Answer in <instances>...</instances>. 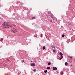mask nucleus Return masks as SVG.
I'll use <instances>...</instances> for the list:
<instances>
[{
  "label": "nucleus",
  "instance_id": "nucleus-1",
  "mask_svg": "<svg viewBox=\"0 0 75 75\" xmlns=\"http://www.w3.org/2000/svg\"><path fill=\"white\" fill-rule=\"evenodd\" d=\"M3 27L6 28H8L9 27H11V23H8L6 24H5L3 25Z\"/></svg>",
  "mask_w": 75,
  "mask_h": 75
},
{
  "label": "nucleus",
  "instance_id": "nucleus-2",
  "mask_svg": "<svg viewBox=\"0 0 75 75\" xmlns=\"http://www.w3.org/2000/svg\"><path fill=\"white\" fill-rule=\"evenodd\" d=\"M57 19L56 18H53L51 19V21H50L51 23H55V22H57Z\"/></svg>",
  "mask_w": 75,
  "mask_h": 75
},
{
  "label": "nucleus",
  "instance_id": "nucleus-3",
  "mask_svg": "<svg viewBox=\"0 0 75 75\" xmlns=\"http://www.w3.org/2000/svg\"><path fill=\"white\" fill-rule=\"evenodd\" d=\"M47 17L48 18L49 21H50L51 19L53 18L54 17H53V15H50L49 16H47Z\"/></svg>",
  "mask_w": 75,
  "mask_h": 75
},
{
  "label": "nucleus",
  "instance_id": "nucleus-4",
  "mask_svg": "<svg viewBox=\"0 0 75 75\" xmlns=\"http://www.w3.org/2000/svg\"><path fill=\"white\" fill-rule=\"evenodd\" d=\"M11 31L12 33H16V32H17V31H16V30L15 29H12L11 30Z\"/></svg>",
  "mask_w": 75,
  "mask_h": 75
},
{
  "label": "nucleus",
  "instance_id": "nucleus-5",
  "mask_svg": "<svg viewBox=\"0 0 75 75\" xmlns=\"http://www.w3.org/2000/svg\"><path fill=\"white\" fill-rule=\"evenodd\" d=\"M59 54L61 56V58L62 59V58H63V56H62V55H63V54L62 52H60Z\"/></svg>",
  "mask_w": 75,
  "mask_h": 75
},
{
  "label": "nucleus",
  "instance_id": "nucleus-6",
  "mask_svg": "<svg viewBox=\"0 0 75 75\" xmlns=\"http://www.w3.org/2000/svg\"><path fill=\"white\" fill-rule=\"evenodd\" d=\"M48 14H50L49 15V16L53 15L52 14V13H51V12L50 11L48 12Z\"/></svg>",
  "mask_w": 75,
  "mask_h": 75
},
{
  "label": "nucleus",
  "instance_id": "nucleus-7",
  "mask_svg": "<svg viewBox=\"0 0 75 75\" xmlns=\"http://www.w3.org/2000/svg\"><path fill=\"white\" fill-rule=\"evenodd\" d=\"M35 64L34 63H32L31 64V66L32 67H35Z\"/></svg>",
  "mask_w": 75,
  "mask_h": 75
},
{
  "label": "nucleus",
  "instance_id": "nucleus-8",
  "mask_svg": "<svg viewBox=\"0 0 75 75\" xmlns=\"http://www.w3.org/2000/svg\"><path fill=\"white\" fill-rule=\"evenodd\" d=\"M52 69L53 70H54V71H56L57 69V67H53Z\"/></svg>",
  "mask_w": 75,
  "mask_h": 75
},
{
  "label": "nucleus",
  "instance_id": "nucleus-9",
  "mask_svg": "<svg viewBox=\"0 0 75 75\" xmlns=\"http://www.w3.org/2000/svg\"><path fill=\"white\" fill-rule=\"evenodd\" d=\"M53 52H57V51L55 50H53Z\"/></svg>",
  "mask_w": 75,
  "mask_h": 75
},
{
  "label": "nucleus",
  "instance_id": "nucleus-10",
  "mask_svg": "<svg viewBox=\"0 0 75 75\" xmlns=\"http://www.w3.org/2000/svg\"><path fill=\"white\" fill-rule=\"evenodd\" d=\"M65 65H66V66H67L68 65V63L67 62H66L65 63Z\"/></svg>",
  "mask_w": 75,
  "mask_h": 75
},
{
  "label": "nucleus",
  "instance_id": "nucleus-11",
  "mask_svg": "<svg viewBox=\"0 0 75 75\" xmlns=\"http://www.w3.org/2000/svg\"><path fill=\"white\" fill-rule=\"evenodd\" d=\"M51 47L53 48H55V46L54 45H52V46H51Z\"/></svg>",
  "mask_w": 75,
  "mask_h": 75
},
{
  "label": "nucleus",
  "instance_id": "nucleus-12",
  "mask_svg": "<svg viewBox=\"0 0 75 75\" xmlns=\"http://www.w3.org/2000/svg\"><path fill=\"white\" fill-rule=\"evenodd\" d=\"M35 17H33L32 18V20H33V19H35Z\"/></svg>",
  "mask_w": 75,
  "mask_h": 75
},
{
  "label": "nucleus",
  "instance_id": "nucleus-13",
  "mask_svg": "<svg viewBox=\"0 0 75 75\" xmlns=\"http://www.w3.org/2000/svg\"><path fill=\"white\" fill-rule=\"evenodd\" d=\"M42 49L44 50H45V46H43L42 47Z\"/></svg>",
  "mask_w": 75,
  "mask_h": 75
},
{
  "label": "nucleus",
  "instance_id": "nucleus-14",
  "mask_svg": "<svg viewBox=\"0 0 75 75\" xmlns=\"http://www.w3.org/2000/svg\"><path fill=\"white\" fill-rule=\"evenodd\" d=\"M68 58H70L71 59H72V57H71V56H69Z\"/></svg>",
  "mask_w": 75,
  "mask_h": 75
},
{
  "label": "nucleus",
  "instance_id": "nucleus-15",
  "mask_svg": "<svg viewBox=\"0 0 75 75\" xmlns=\"http://www.w3.org/2000/svg\"><path fill=\"white\" fill-rule=\"evenodd\" d=\"M48 65H51V63H50V62H49L48 63Z\"/></svg>",
  "mask_w": 75,
  "mask_h": 75
},
{
  "label": "nucleus",
  "instance_id": "nucleus-16",
  "mask_svg": "<svg viewBox=\"0 0 75 75\" xmlns=\"http://www.w3.org/2000/svg\"><path fill=\"white\" fill-rule=\"evenodd\" d=\"M3 38H1V40H0V41H1V42H2V41H3Z\"/></svg>",
  "mask_w": 75,
  "mask_h": 75
},
{
  "label": "nucleus",
  "instance_id": "nucleus-17",
  "mask_svg": "<svg viewBox=\"0 0 75 75\" xmlns=\"http://www.w3.org/2000/svg\"><path fill=\"white\" fill-rule=\"evenodd\" d=\"M47 69H50V67H48L47 68Z\"/></svg>",
  "mask_w": 75,
  "mask_h": 75
},
{
  "label": "nucleus",
  "instance_id": "nucleus-18",
  "mask_svg": "<svg viewBox=\"0 0 75 75\" xmlns=\"http://www.w3.org/2000/svg\"><path fill=\"white\" fill-rule=\"evenodd\" d=\"M33 71H34V72H36V71H37V70H36V69H34Z\"/></svg>",
  "mask_w": 75,
  "mask_h": 75
},
{
  "label": "nucleus",
  "instance_id": "nucleus-19",
  "mask_svg": "<svg viewBox=\"0 0 75 75\" xmlns=\"http://www.w3.org/2000/svg\"><path fill=\"white\" fill-rule=\"evenodd\" d=\"M45 73H47V70H45L44 71Z\"/></svg>",
  "mask_w": 75,
  "mask_h": 75
},
{
  "label": "nucleus",
  "instance_id": "nucleus-20",
  "mask_svg": "<svg viewBox=\"0 0 75 75\" xmlns=\"http://www.w3.org/2000/svg\"><path fill=\"white\" fill-rule=\"evenodd\" d=\"M61 74H62V75H63V74H64V72H63V71H62Z\"/></svg>",
  "mask_w": 75,
  "mask_h": 75
},
{
  "label": "nucleus",
  "instance_id": "nucleus-21",
  "mask_svg": "<svg viewBox=\"0 0 75 75\" xmlns=\"http://www.w3.org/2000/svg\"><path fill=\"white\" fill-rule=\"evenodd\" d=\"M62 37H65V35H64V34L62 35Z\"/></svg>",
  "mask_w": 75,
  "mask_h": 75
},
{
  "label": "nucleus",
  "instance_id": "nucleus-22",
  "mask_svg": "<svg viewBox=\"0 0 75 75\" xmlns=\"http://www.w3.org/2000/svg\"><path fill=\"white\" fill-rule=\"evenodd\" d=\"M59 59L60 60H61V59H62L61 58L59 57Z\"/></svg>",
  "mask_w": 75,
  "mask_h": 75
},
{
  "label": "nucleus",
  "instance_id": "nucleus-23",
  "mask_svg": "<svg viewBox=\"0 0 75 75\" xmlns=\"http://www.w3.org/2000/svg\"><path fill=\"white\" fill-rule=\"evenodd\" d=\"M24 61L23 60H22V61H21V62H24Z\"/></svg>",
  "mask_w": 75,
  "mask_h": 75
},
{
  "label": "nucleus",
  "instance_id": "nucleus-24",
  "mask_svg": "<svg viewBox=\"0 0 75 75\" xmlns=\"http://www.w3.org/2000/svg\"><path fill=\"white\" fill-rule=\"evenodd\" d=\"M30 62H32V61H30Z\"/></svg>",
  "mask_w": 75,
  "mask_h": 75
},
{
  "label": "nucleus",
  "instance_id": "nucleus-25",
  "mask_svg": "<svg viewBox=\"0 0 75 75\" xmlns=\"http://www.w3.org/2000/svg\"><path fill=\"white\" fill-rule=\"evenodd\" d=\"M15 25H14V26H15Z\"/></svg>",
  "mask_w": 75,
  "mask_h": 75
},
{
  "label": "nucleus",
  "instance_id": "nucleus-26",
  "mask_svg": "<svg viewBox=\"0 0 75 75\" xmlns=\"http://www.w3.org/2000/svg\"><path fill=\"white\" fill-rule=\"evenodd\" d=\"M74 31H75V30H74Z\"/></svg>",
  "mask_w": 75,
  "mask_h": 75
},
{
  "label": "nucleus",
  "instance_id": "nucleus-27",
  "mask_svg": "<svg viewBox=\"0 0 75 75\" xmlns=\"http://www.w3.org/2000/svg\"><path fill=\"white\" fill-rule=\"evenodd\" d=\"M71 66H72V65H71Z\"/></svg>",
  "mask_w": 75,
  "mask_h": 75
}]
</instances>
